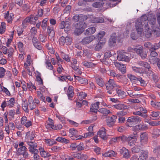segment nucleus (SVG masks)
Here are the masks:
<instances>
[{"instance_id":"f257e3e1","label":"nucleus","mask_w":160,"mask_h":160,"mask_svg":"<svg viewBox=\"0 0 160 160\" xmlns=\"http://www.w3.org/2000/svg\"><path fill=\"white\" fill-rule=\"evenodd\" d=\"M150 24L154 25L156 23V20L155 16L153 15L149 14L147 16L145 14L142 15L141 18V21H137L135 22L136 29L138 33L140 34L143 31V25H144V28L146 31H148L150 28L148 25V22Z\"/></svg>"},{"instance_id":"f03ea898","label":"nucleus","mask_w":160,"mask_h":160,"mask_svg":"<svg viewBox=\"0 0 160 160\" xmlns=\"http://www.w3.org/2000/svg\"><path fill=\"white\" fill-rule=\"evenodd\" d=\"M106 90L108 93L112 94L114 92V88H121V86L117 84L113 79H109L106 84Z\"/></svg>"},{"instance_id":"7ed1b4c3","label":"nucleus","mask_w":160,"mask_h":160,"mask_svg":"<svg viewBox=\"0 0 160 160\" xmlns=\"http://www.w3.org/2000/svg\"><path fill=\"white\" fill-rule=\"evenodd\" d=\"M141 121V118L140 117L133 116L128 118L126 124L127 126L133 128L137 124L140 123Z\"/></svg>"},{"instance_id":"20e7f679","label":"nucleus","mask_w":160,"mask_h":160,"mask_svg":"<svg viewBox=\"0 0 160 160\" xmlns=\"http://www.w3.org/2000/svg\"><path fill=\"white\" fill-rule=\"evenodd\" d=\"M7 100L3 101L1 105L2 110L3 111H4L5 108L6 107L10 108L13 107L14 106L15 102L14 98H12L9 100L8 99Z\"/></svg>"},{"instance_id":"39448f33","label":"nucleus","mask_w":160,"mask_h":160,"mask_svg":"<svg viewBox=\"0 0 160 160\" xmlns=\"http://www.w3.org/2000/svg\"><path fill=\"white\" fill-rule=\"evenodd\" d=\"M69 136L72 139L74 140H80L83 137L80 135H78V132L73 128H71L69 130Z\"/></svg>"},{"instance_id":"423d86ee","label":"nucleus","mask_w":160,"mask_h":160,"mask_svg":"<svg viewBox=\"0 0 160 160\" xmlns=\"http://www.w3.org/2000/svg\"><path fill=\"white\" fill-rule=\"evenodd\" d=\"M135 52L139 55L142 59H144L147 57V53L143 51V47L142 46L136 45L135 46Z\"/></svg>"},{"instance_id":"0eeeda50","label":"nucleus","mask_w":160,"mask_h":160,"mask_svg":"<svg viewBox=\"0 0 160 160\" xmlns=\"http://www.w3.org/2000/svg\"><path fill=\"white\" fill-rule=\"evenodd\" d=\"M137 133L135 132L133 135L129 136L126 139L128 142V144L130 147L133 146L135 143L137 142Z\"/></svg>"},{"instance_id":"6e6552de","label":"nucleus","mask_w":160,"mask_h":160,"mask_svg":"<svg viewBox=\"0 0 160 160\" xmlns=\"http://www.w3.org/2000/svg\"><path fill=\"white\" fill-rule=\"evenodd\" d=\"M59 42L61 45L63 46L65 44L67 45H69L72 43V38L69 36H62L60 38Z\"/></svg>"},{"instance_id":"1a4fd4ad","label":"nucleus","mask_w":160,"mask_h":160,"mask_svg":"<svg viewBox=\"0 0 160 160\" xmlns=\"http://www.w3.org/2000/svg\"><path fill=\"white\" fill-rule=\"evenodd\" d=\"M26 142L29 146L28 149L30 152H38V150L35 148L37 147V145L35 141H28Z\"/></svg>"},{"instance_id":"9d476101","label":"nucleus","mask_w":160,"mask_h":160,"mask_svg":"<svg viewBox=\"0 0 160 160\" xmlns=\"http://www.w3.org/2000/svg\"><path fill=\"white\" fill-rule=\"evenodd\" d=\"M17 153L19 155H22L25 158H28L29 156L26 147H22L18 148Z\"/></svg>"},{"instance_id":"9b49d317","label":"nucleus","mask_w":160,"mask_h":160,"mask_svg":"<svg viewBox=\"0 0 160 160\" xmlns=\"http://www.w3.org/2000/svg\"><path fill=\"white\" fill-rule=\"evenodd\" d=\"M141 143L138 142L135 143L133 147L131 148L132 151L133 153H138L141 151L143 146Z\"/></svg>"},{"instance_id":"f8f14e48","label":"nucleus","mask_w":160,"mask_h":160,"mask_svg":"<svg viewBox=\"0 0 160 160\" xmlns=\"http://www.w3.org/2000/svg\"><path fill=\"white\" fill-rule=\"evenodd\" d=\"M148 138L147 133L146 132L142 133L140 136V141L138 142L141 143V144L144 145L146 144L148 142Z\"/></svg>"},{"instance_id":"ddd939ff","label":"nucleus","mask_w":160,"mask_h":160,"mask_svg":"<svg viewBox=\"0 0 160 160\" xmlns=\"http://www.w3.org/2000/svg\"><path fill=\"white\" fill-rule=\"evenodd\" d=\"M119 152L120 154L125 158L128 159L130 157V152L128 149L124 147L120 149Z\"/></svg>"},{"instance_id":"4468645a","label":"nucleus","mask_w":160,"mask_h":160,"mask_svg":"<svg viewBox=\"0 0 160 160\" xmlns=\"http://www.w3.org/2000/svg\"><path fill=\"white\" fill-rule=\"evenodd\" d=\"M4 17L8 23H11L14 18V15L13 13H10L9 11H8L4 14Z\"/></svg>"},{"instance_id":"2eb2a0df","label":"nucleus","mask_w":160,"mask_h":160,"mask_svg":"<svg viewBox=\"0 0 160 160\" xmlns=\"http://www.w3.org/2000/svg\"><path fill=\"white\" fill-rule=\"evenodd\" d=\"M21 124L23 125L27 128H28L32 125V122L30 120H28L26 116H22L21 119Z\"/></svg>"},{"instance_id":"dca6fc26","label":"nucleus","mask_w":160,"mask_h":160,"mask_svg":"<svg viewBox=\"0 0 160 160\" xmlns=\"http://www.w3.org/2000/svg\"><path fill=\"white\" fill-rule=\"evenodd\" d=\"M70 24L68 22L62 21L60 23L59 27L61 29H64L65 31L67 32L70 29Z\"/></svg>"},{"instance_id":"f3484780","label":"nucleus","mask_w":160,"mask_h":160,"mask_svg":"<svg viewBox=\"0 0 160 160\" xmlns=\"http://www.w3.org/2000/svg\"><path fill=\"white\" fill-rule=\"evenodd\" d=\"M33 19V18L31 16L26 18L22 22V26L23 28H25L28 25L29 23L34 24V23H33V22H31V21Z\"/></svg>"},{"instance_id":"a211bd4d","label":"nucleus","mask_w":160,"mask_h":160,"mask_svg":"<svg viewBox=\"0 0 160 160\" xmlns=\"http://www.w3.org/2000/svg\"><path fill=\"white\" fill-rule=\"evenodd\" d=\"M117 117L115 115H112L107 120V125L109 127L113 126L115 122Z\"/></svg>"},{"instance_id":"6ab92c4d","label":"nucleus","mask_w":160,"mask_h":160,"mask_svg":"<svg viewBox=\"0 0 160 160\" xmlns=\"http://www.w3.org/2000/svg\"><path fill=\"white\" fill-rule=\"evenodd\" d=\"M95 38L94 35L86 37L82 39L81 43L83 45L88 44L93 41Z\"/></svg>"},{"instance_id":"aec40b11","label":"nucleus","mask_w":160,"mask_h":160,"mask_svg":"<svg viewBox=\"0 0 160 160\" xmlns=\"http://www.w3.org/2000/svg\"><path fill=\"white\" fill-rule=\"evenodd\" d=\"M149 152L147 150L142 151L139 156L140 160H147L148 157Z\"/></svg>"},{"instance_id":"412c9836","label":"nucleus","mask_w":160,"mask_h":160,"mask_svg":"<svg viewBox=\"0 0 160 160\" xmlns=\"http://www.w3.org/2000/svg\"><path fill=\"white\" fill-rule=\"evenodd\" d=\"M98 134L99 137L103 140H105L107 139L106 130L103 127L100 129L98 132Z\"/></svg>"},{"instance_id":"4be33fe9","label":"nucleus","mask_w":160,"mask_h":160,"mask_svg":"<svg viewBox=\"0 0 160 160\" xmlns=\"http://www.w3.org/2000/svg\"><path fill=\"white\" fill-rule=\"evenodd\" d=\"M151 52L149 60L150 62H156L157 61L158 58H156V56L158 55L157 53L154 50L150 51Z\"/></svg>"},{"instance_id":"5701e85b","label":"nucleus","mask_w":160,"mask_h":160,"mask_svg":"<svg viewBox=\"0 0 160 160\" xmlns=\"http://www.w3.org/2000/svg\"><path fill=\"white\" fill-rule=\"evenodd\" d=\"M132 128L133 130L136 132L139 130L147 129L148 128V127L143 123H141L138 125H136Z\"/></svg>"},{"instance_id":"b1692460","label":"nucleus","mask_w":160,"mask_h":160,"mask_svg":"<svg viewBox=\"0 0 160 160\" xmlns=\"http://www.w3.org/2000/svg\"><path fill=\"white\" fill-rule=\"evenodd\" d=\"M28 101L29 103V107L30 110H32L36 108V105L32 96H30L29 97Z\"/></svg>"},{"instance_id":"393cba45","label":"nucleus","mask_w":160,"mask_h":160,"mask_svg":"<svg viewBox=\"0 0 160 160\" xmlns=\"http://www.w3.org/2000/svg\"><path fill=\"white\" fill-rule=\"evenodd\" d=\"M117 58L119 61H125L127 62H129L130 60V58L129 57L122 54H118L117 56Z\"/></svg>"},{"instance_id":"a878e982","label":"nucleus","mask_w":160,"mask_h":160,"mask_svg":"<svg viewBox=\"0 0 160 160\" xmlns=\"http://www.w3.org/2000/svg\"><path fill=\"white\" fill-rule=\"evenodd\" d=\"M149 78H151L155 82H157L158 80V76L155 74L152 70L149 71V72H147Z\"/></svg>"},{"instance_id":"bb28decb","label":"nucleus","mask_w":160,"mask_h":160,"mask_svg":"<svg viewBox=\"0 0 160 160\" xmlns=\"http://www.w3.org/2000/svg\"><path fill=\"white\" fill-rule=\"evenodd\" d=\"M100 102H96L92 104L90 108V111L94 113H96L97 112L99 108V105Z\"/></svg>"},{"instance_id":"cd10ccee","label":"nucleus","mask_w":160,"mask_h":160,"mask_svg":"<svg viewBox=\"0 0 160 160\" xmlns=\"http://www.w3.org/2000/svg\"><path fill=\"white\" fill-rule=\"evenodd\" d=\"M116 38L117 35L116 33H113L111 35L109 39V44L110 46L115 45L116 41Z\"/></svg>"},{"instance_id":"c85d7f7f","label":"nucleus","mask_w":160,"mask_h":160,"mask_svg":"<svg viewBox=\"0 0 160 160\" xmlns=\"http://www.w3.org/2000/svg\"><path fill=\"white\" fill-rule=\"evenodd\" d=\"M150 117L152 120H157L160 117V112L159 111L152 112L150 114Z\"/></svg>"},{"instance_id":"c756f323","label":"nucleus","mask_w":160,"mask_h":160,"mask_svg":"<svg viewBox=\"0 0 160 160\" xmlns=\"http://www.w3.org/2000/svg\"><path fill=\"white\" fill-rule=\"evenodd\" d=\"M47 32L48 36L53 37L55 36V32L52 26L50 25L47 27Z\"/></svg>"},{"instance_id":"7c9ffc66","label":"nucleus","mask_w":160,"mask_h":160,"mask_svg":"<svg viewBox=\"0 0 160 160\" xmlns=\"http://www.w3.org/2000/svg\"><path fill=\"white\" fill-rule=\"evenodd\" d=\"M67 94L68 99H72L74 95L73 88L72 86H70L69 87Z\"/></svg>"},{"instance_id":"2f4dec72","label":"nucleus","mask_w":160,"mask_h":160,"mask_svg":"<svg viewBox=\"0 0 160 160\" xmlns=\"http://www.w3.org/2000/svg\"><path fill=\"white\" fill-rule=\"evenodd\" d=\"M120 88H116L117 93L118 94V96L120 98L122 99L126 96V93L125 92L119 89Z\"/></svg>"},{"instance_id":"473e14b6","label":"nucleus","mask_w":160,"mask_h":160,"mask_svg":"<svg viewBox=\"0 0 160 160\" xmlns=\"http://www.w3.org/2000/svg\"><path fill=\"white\" fill-rule=\"evenodd\" d=\"M117 154V153L113 150H110L105 153L103 155L105 157H115Z\"/></svg>"},{"instance_id":"72a5a7b5","label":"nucleus","mask_w":160,"mask_h":160,"mask_svg":"<svg viewBox=\"0 0 160 160\" xmlns=\"http://www.w3.org/2000/svg\"><path fill=\"white\" fill-rule=\"evenodd\" d=\"M151 133L153 138H157L160 135V129L158 128L153 129L152 130Z\"/></svg>"},{"instance_id":"f704fd0d","label":"nucleus","mask_w":160,"mask_h":160,"mask_svg":"<svg viewBox=\"0 0 160 160\" xmlns=\"http://www.w3.org/2000/svg\"><path fill=\"white\" fill-rule=\"evenodd\" d=\"M91 22L94 23H102L104 19L102 17H94L92 18Z\"/></svg>"},{"instance_id":"c9c22d12","label":"nucleus","mask_w":160,"mask_h":160,"mask_svg":"<svg viewBox=\"0 0 160 160\" xmlns=\"http://www.w3.org/2000/svg\"><path fill=\"white\" fill-rule=\"evenodd\" d=\"M96 29L94 27H91L87 29L84 32L86 35L93 34L96 31Z\"/></svg>"},{"instance_id":"e433bc0d","label":"nucleus","mask_w":160,"mask_h":160,"mask_svg":"<svg viewBox=\"0 0 160 160\" xmlns=\"http://www.w3.org/2000/svg\"><path fill=\"white\" fill-rule=\"evenodd\" d=\"M138 64L141 66L145 67V68H147L148 70V72L149 71L151 70H150L151 67L150 64L148 62L144 61H140L138 62Z\"/></svg>"},{"instance_id":"4c0bfd02","label":"nucleus","mask_w":160,"mask_h":160,"mask_svg":"<svg viewBox=\"0 0 160 160\" xmlns=\"http://www.w3.org/2000/svg\"><path fill=\"white\" fill-rule=\"evenodd\" d=\"M88 129L89 132L84 133V136H82L83 137L82 138H90L92 137V136H93V135H94L93 132H90V131L92 130V127H89L88 128Z\"/></svg>"},{"instance_id":"58836bf2","label":"nucleus","mask_w":160,"mask_h":160,"mask_svg":"<svg viewBox=\"0 0 160 160\" xmlns=\"http://www.w3.org/2000/svg\"><path fill=\"white\" fill-rule=\"evenodd\" d=\"M46 127L47 128H51L52 129L56 128V126L54 124L53 121L50 118H48V121L47 122Z\"/></svg>"},{"instance_id":"ea45409f","label":"nucleus","mask_w":160,"mask_h":160,"mask_svg":"<svg viewBox=\"0 0 160 160\" xmlns=\"http://www.w3.org/2000/svg\"><path fill=\"white\" fill-rule=\"evenodd\" d=\"M70 66L75 71V73L79 75H81L82 73V71L78 68L77 64L71 63Z\"/></svg>"},{"instance_id":"a19ab883","label":"nucleus","mask_w":160,"mask_h":160,"mask_svg":"<svg viewBox=\"0 0 160 160\" xmlns=\"http://www.w3.org/2000/svg\"><path fill=\"white\" fill-rule=\"evenodd\" d=\"M74 76L75 78L81 84H86L88 83V80L87 79L78 76H76L75 75H74Z\"/></svg>"},{"instance_id":"79ce46f5","label":"nucleus","mask_w":160,"mask_h":160,"mask_svg":"<svg viewBox=\"0 0 160 160\" xmlns=\"http://www.w3.org/2000/svg\"><path fill=\"white\" fill-rule=\"evenodd\" d=\"M75 27L80 29H83V31L85 28L87 27V24L83 22H80L78 23L77 24Z\"/></svg>"},{"instance_id":"37998d69","label":"nucleus","mask_w":160,"mask_h":160,"mask_svg":"<svg viewBox=\"0 0 160 160\" xmlns=\"http://www.w3.org/2000/svg\"><path fill=\"white\" fill-rule=\"evenodd\" d=\"M96 81L97 84L101 87L104 86L105 83L103 79L101 78L97 77L96 78Z\"/></svg>"},{"instance_id":"c03bdc74","label":"nucleus","mask_w":160,"mask_h":160,"mask_svg":"<svg viewBox=\"0 0 160 160\" xmlns=\"http://www.w3.org/2000/svg\"><path fill=\"white\" fill-rule=\"evenodd\" d=\"M22 105L23 110L26 113H28L29 112V109H28V105L27 101H23Z\"/></svg>"},{"instance_id":"a18cd8bd","label":"nucleus","mask_w":160,"mask_h":160,"mask_svg":"<svg viewBox=\"0 0 160 160\" xmlns=\"http://www.w3.org/2000/svg\"><path fill=\"white\" fill-rule=\"evenodd\" d=\"M8 114L9 117L8 118L10 120H12L14 118V115L15 114V112L14 110H10L8 111Z\"/></svg>"},{"instance_id":"49530a36","label":"nucleus","mask_w":160,"mask_h":160,"mask_svg":"<svg viewBox=\"0 0 160 160\" xmlns=\"http://www.w3.org/2000/svg\"><path fill=\"white\" fill-rule=\"evenodd\" d=\"M151 104L154 108L160 110V102H155L153 101H151Z\"/></svg>"},{"instance_id":"de8ad7c7","label":"nucleus","mask_w":160,"mask_h":160,"mask_svg":"<svg viewBox=\"0 0 160 160\" xmlns=\"http://www.w3.org/2000/svg\"><path fill=\"white\" fill-rule=\"evenodd\" d=\"M83 65L87 68L93 67L95 66L96 64L92 63V62H87L86 61L82 62Z\"/></svg>"},{"instance_id":"09e8293b","label":"nucleus","mask_w":160,"mask_h":160,"mask_svg":"<svg viewBox=\"0 0 160 160\" xmlns=\"http://www.w3.org/2000/svg\"><path fill=\"white\" fill-rule=\"evenodd\" d=\"M44 141L46 144L49 146H52L56 143V142L53 139H45Z\"/></svg>"},{"instance_id":"8fccbe9b","label":"nucleus","mask_w":160,"mask_h":160,"mask_svg":"<svg viewBox=\"0 0 160 160\" xmlns=\"http://www.w3.org/2000/svg\"><path fill=\"white\" fill-rule=\"evenodd\" d=\"M22 7V10L28 13L29 12L31 11L30 4H28V3L25 4H23Z\"/></svg>"},{"instance_id":"3c124183","label":"nucleus","mask_w":160,"mask_h":160,"mask_svg":"<svg viewBox=\"0 0 160 160\" xmlns=\"http://www.w3.org/2000/svg\"><path fill=\"white\" fill-rule=\"evenodd\" d=\"M160 48V41L158 43H155L152 45L151 48L149 49V51H155Z\"/></svg>"},{"instance_id":"603ef678","label":"nucleus","mask_w":160,"mask_h":160,"mask_svg":"<svg viewBox=\"0 0 160 160\" xmlns=\"http://www.w3.org/2000/svg\"><path fill=\"white\" fill-rule=\"evenodd\" d=\"M6 24L5 22H1L0 28V34H2L5 32L6 29Z\"/></svg>"},{"instance_id":"864d4df0","label":"nucleus","mask_w":160,"mask_h":160,"mask_svg":"<svg viewBox=\"0 0 160 160\" xmlns=\"http://www.w3.org/2000/svg\"><path fill=\"white\" fill-rule=\"evenodd\" d=\"M126 106L123 104L119 103L113 105V107L118 110L125 109Z\"/></svg>"},{"instance_id":"5fc2aeb1","label":"nucleus","mask_w":160,"mask_h":160,"mask_svg":"<svg viewBox=\"0 0 160 160\" xmlns=\"http://www.w3.org/2000/svg\"><path fill=\"white\" fill-rule=\"evenodd\" d=\"M132 70L136 73H142L144 72V69L142 68L132 67Z\"/></svg>"},{"instance_id":"6e6d98bb","label":"nucleus","mask_w":160,"mask_h":160,"mask_svg":"<svg viewBox=\"0 0 160 160\" xmlns=\"http://www.w3.org/2000/svg\"><path fill=\"white\" fill-rule=\"evenodd\" d=\"M138 111H135L133 112V114L135 115L140 116L144 118H146L148 117V116L145 114H144L139 111V109Z\"/></svg>"},{"instance_id":"4d7b16f0","label":"nucleus","mask_w":160,"mask_h":160,"mask_svg":"<svg viewBox=\"0 0 160 160\" xmlns=\"http://www.w3.org/2000/svg\"><path fill=\"white\" fill-rule=\"evenodd\" d=\"M61 56L63 59L65 60L67 62H70V58L69 57L68 55L65 54L63 52H62L61 54Z\"/></svg>"},{"instance_id":"13d9d810","label":"nucleus","mask_w":160,"mask_h":160,"mask_svg":"<svg viewBox=\"0 0 160 160\" xmlns=\"http://www.w3.org/2000/svg\"><path fill=\"white\" fill-rule=\"evenodd\" d=\"M98 111L105 115H108V114L112 113L110 110L103 108H100L98 110Z\"/></svg>"},{"instance_id":"bf43d9fd","label":"nucleus","mask_w":160,"mask_h":160,"mask_svg":"<svg viewBox=\"0 0 160 160\" xmlns=\"http://www.w3.org/2000/svg\"><path fill=\"white\" fill-rule=\"evenodd\" d=\"M45 64L46 65V67L47 68L51 70L53 69V67L51 64L50 60L49 59H46Z\"/></svg>"},{"instance_id":"052dcab7","label":"nucleus","mask_w":160,"mask_h":160,"mask_svg":"<svg viewBox=\"0 0 160 160\" xmlns=\"http://www.w3.org/2000/svg\"><path fill=\"white\" fill-rule=\"evenodd\" d=\"M26 135L27 137V138H28V141H32L34 138L35 137V135L32 132L30 134V132H27Z\"/></svg>"},{"instance_id":"680f3d73","label":"nucleus","mask_w":160,"mask_h":160,"mask_svg":"<svg viewBox=\"0 0 160 160\" xmlns=\"http://www.w3.org/2000/svg\"><path fill=\"white\" fill-rule=\"evenodd\" d=\"M105 42H101L100 41L98 44L96 45L95 47V49L96 50H99L101 49L102 46L104 45Z\"/></svg>"},{"instance_id":"e2e57ef3","label":"nucleus","mask_w":160,"mask_h":160,"mask_svg":"<svg viewBox=\"0 0 160 160\" xmlns=\"http://www.w3.org/2000/svg\"><path fill=\"white\" fill-rule=\"evenodd\" d=\"M124 138V137H118L112 138L111 140V142H117L121 140H122Z\"/></svg>"},{"instance_id":"0e129e2a","label":"nucleus","mask_w":160,"mask_h":160,"mask_svg":"<svg viewBox=\"0 0 160 160\" xmlns=\"http://www.w3.org/2000/svg\"><path fill=\"white\" fill-rule=\"evenodd\" d=\"M128 78H129L131 81L133 82H136L138 81V78L136 77L134 75H128Z\"/></svg>"},{"instance_id":"69168bd1","label":"nucleus","mask_w":160,"mask_h":160,"mask_svg":"<svg viewBox=\"0 0 160 160\" xmlns=\"http://www.w3.org/2000/svg\"><path fill=\"white\" fill-rule=\"evenodd\" d=\"M105 34V32L102 31L100 32L96 36L98 40L100 41L101 39L104 36Z\"/></svg>"},{"instance_id":"338daca9","label":"nucleus","mask_w":160,"mask_h":160,"mask_svg":"<svg viewBox=\"0 0 160 160\" xmlns=\"http://www.w3.org/2000/svg\"><path fill=\"white\" fill-rule=\"evenodd\" d=\"M153 152L157 156L160 154V146H158L154 148Z\"/></svg>"},{"instance_id":"774afa93","label":"nucleus","mask_w":160,"mask_h":160,"mask_svg":"<svg viewBox=\"0 0 160 160\" xmlns=\"http://www.w3.org/2000/svg\"><path fill=\"white\" fill-rule=\"evenodd\" d=\"M62 159L63 160H73L74 159L71 156L65 154L62 156Z\"/></svg>"}]
</instances>
